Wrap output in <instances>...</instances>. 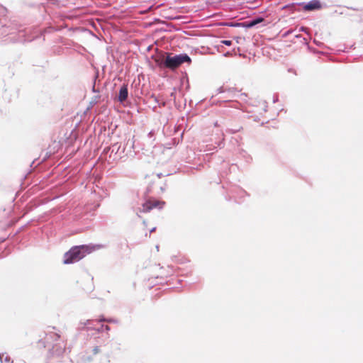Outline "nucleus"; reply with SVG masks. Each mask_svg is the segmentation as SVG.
<instances>
[{"label":"nucleus","instance_id":"obj_12","mask_svg":"<svg viewBox=\"0 0 363 363\" xmlns=\"http://www.w3.org/2000/svg\"><path fill=\"white\" fill-rule=\"evenodd\" d=\"M106 330H109V327L108 325L106 326Z\"/></svg>","mask_w":363,"mask_h":363},{"label":"nucleus","instance_id":"obj_4","mask_svg":"<svg viewBox=\"0 0 363 363\" xmlns=\"http://www.w3.org/2000/svg\"><path fill=\"white\" fill-rule=\"evenodd\" d=\"M128 92L127 85H123L119 91L118 94V101L120 102H123L128 98Z\"/></svg>","mask_w":363,"mask_h":363},{"label":"nucleus","instance_id":"obj_6","mask_svg":"<svg viewBox=\"0 0 363 363\" xmlns=\"http://www.w3.org/2000/svg\"><path fill=\"white\" fill-rule=\"evenodd\" d=\"M60 337V335L57 333H55L54 332H52L49 334L46 335V341L48 342L50 338L53 339L54 340H57Z\"/></svg>","mask_w":363,"mask_h":363},{"label":"nucleus","instance_id":"obj_2","mask_svg":"<svg viewBox=\"0 0 363 363\" xmlns=\"http://www.w3.org/2000/svg\"><path fill=\"white\" fill-rule=\"evenodd\" d=\"M156 62L161 68L165 67L171 70H174L184 62H191V58L186 54H180L174 56L167 54L166 57H162L161 60H156Z\"/></svg>","mask_w":363,"mask_h":363},{"label":"nucleus","instance_id":"obj_7","mask_svg":"<svg viewBox=\"0 0 363 363\" xmlns=\"http://www.w3.org/2000/svg\"><path fill=\"white\" fill-rule=\"evenodd\" d=\"M263 21H264V18H257L253 19L249 22L248 27H252L261 22H262Z\"/></svg>","mask_w":363,"mask_h":363},{"label":"nucleus","instance_id":"obj_11","mask_svg":"<svg viewBox=\"0 0 363 363\" xmlns=\"http://www.w3.org/2000/svg\"><path fill=\"white\" fill-rule=\"evenodd\" d=\"M155 230V228H153L152 229L150 230V233L153 232Z\"/></svg>","mask_w":363,"mask_h":363},{"label":"nucleus","instance_id":"obj_10","mask_svg":"<svg viewBox=\"0 0 363 363\" xmlns=\"http://www.w3.org/2000/svg\"><path fill=\"white\" fill-rule=\"evenodd\" d=\"M245 1H246V3H250V4L254 3V0H245Z\"/></svg>","mask_w":363,"mask_h":363},{"label":"nucleus","instance_id":"obj_5","mask_svg":"<svg viewBox=\"0 0 363 363\" xmlns=\"http://www.w3.org/2000/svg\"><path fill=\"white\" fill-rule=\"evenodd\" d=\"M304 11H312L318 9V0H313L307 4H299Z\"/></svg>","mask_w":363,"mask_h":363},{"label":"nucleus","instance_id":"obj_8","mask_svg":"<svg viewBox=\"0 0 363 363\" xmlns=\"http://www.w3.org/2000/svg\"><path fill=\"white\" fill-rule=\"evenodd\" d=\"M221 43L225 45H228V46H230L232 45V41L231 40H222Z\"/></svg>","mask_w":363,"mask_h":363},{"label":"nucleus","instance_id":"obj_13","mask_svg":"<svg viewBox=\"0 0 363 363\" xmlns=\"http://www.w3.org/2000/svg\"><path fill=\"white\" fill-rule=\"evenodd\" d=\"M321 7L320 4L319 3L318 8L320 9Z\"/></svg>","mask_w":363,"mask_h":363},{"label":"nucleus","instance_id":"obj_9","mask_svg":"<svg viewBox=\"0 0 363 363\" xmlns=\"http://www.w3.org/2000/svg\"><path fill=\"white\" fill-rule=\"evenodd\" d=\"M99 352H100V348L98 346L95 347L93 350V352L94 354H98Z\"/></svg>","mask_w":363,"mask_h":363},{"label":"nucleus","instance_id":"obj_3","mask_svg":"<svg viewBox=\"0 0 363 363\" xmlns=\"http://www.w3.org/2000/svg\"><path fill=\"white\" fill-rule=\"evenodd\" d=\"M164 205L165 202L163 201H160L155 198H150L143 203L142 208L140 211L142 213H148L154 208L161 209Z\"/></svg>","mask_w":363,"mask_h":363},{"label":"nucleus","instance_id":"obj_1","mask_svg":"<svg viewBox=\"0 0 363 363\" xmlns=\"http://www.w3.org/2000/svg\"><path fill=\"white\" fill-rule=\"evenodd\" d=\"M94 250L95 247L91 245L74 246L64 255L63 263L68 264L78 262Z\"/></svg>","mask_w":363,"mask_h":363}]
</instances>
